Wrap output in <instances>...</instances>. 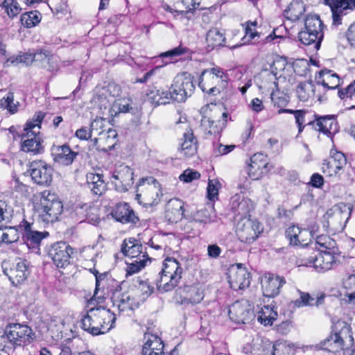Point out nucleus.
I'll list each match as a JSON object with an SVG mask.
<instances>
[{
	"label": "nucleus",
	"instance_id": "f257e3e1",
	"mask_svg": "<svg viewBox=\"0 0 355 355\" xmlns=\"http://www.w3.org/2000/svg\"><path fill=\"white\" fill-rule=\"evenodd\" d=\"M116 315L110 309L99 306L90 308L81 318L82 329L93 336L108 332L114 327Z\"/></svg>",
	"mask_w": 355,
	"mask_h": 355
},
{
	"label": "nucleus",
	"instance_id": "f03ea898",
	"mask_svg": "<svg viewBox=\"0 0 355 355\" xmlns=\"http://www.w3.org/2000/svg\"><path fill=\"white\" fill-rule=\"evenodd\" d=\"M324 27L318 15H307L304 19V28L298 34L299 40L303 44L313 46L314 50L318 51L324 38Z\"/></svg>",
	"mask_w": 355,
	"mask_h": 355
},
{
	"label": "nucleus",
	"instance_id": "7ed1b4c3",
	"mask_svg": "<svg viewBox=\"0 0 355 355\" xmlns=\"http://www.w3.org/2000/svg\"><path fill=\"white\" fill-rule=\"evenodd\" d=\"M63 205L54 194L45 190L40 193L39 216L45 223H52L58 220L62 213Z\"/></svg>",
	"mask_w": 355,
	"mask_h": 355
},
{
	"label": "nucleus",
	"instance_id": "20e7f679",
	"mask_svg": "<svg viewBox=\"0 0 355 355\" xmlns=\"http://www.w3.org/2000/svg\"><path fill=\"white\" fill-rule=\"evenodd\" d=\"M159 182L153 177L141 178L137 186L136 199L146 207H153L160 201L162 196Z\"/></svg>",
	"mask_w": 355,
	"mask_h": 355
},
{
	"label": "nucleus",
	"instance_id": "39448f33",
	"mask_svg": "<svg viewBox=\"0 0 355 355\" xmlns=\"http://www.w3.org/2000/svg\"><path fill=\"white\" fill-rule=\"evenodd\" d=\"M35 337V334L31 327L19 323L8 325L1 336V338L6 339L13 349L30 344Z\"/></svg>",
	"mask_w": 355,
	"mask_h": 355
},
{
	"label": "nucleus",
	"instance_id": "423d86ee",
	"mask_svg": "<svg viewBox=\"0 0 355 355\" xmlns=\"http://www.w3.org/2000/svg\"><path fill=\"white\" fill-rule=\"evenodd\" d=\"M194 90L193 76L187 72L182 73L174 78L170 98L178 103H182L192 95Z\"/></svg>",
	"mask_w": 355,
	"mask_h": 355
},
{
	"label": "nucleus",
	"instance_id": "0eeeda50",
	"mask_svg": "<svg viewBox=\"0 0 355 355\" xmlns=\"http://www.w3.org/2000/svg\"><path fill=\"white\" fill-rule=\"evenodd\" d=\"M263 232L261 224L250 218H242L236 225V233L241 242L251 243L254 242Z\"/></svg>",
	"mask_w": 355,
	"mask_h": 355
},
{
	"label": "nucleus",
	"instance_id": "6e6552de",
	"mask_svg": "<svg viewBox=\"0 0 355 355\" xmlns=\"http://www.w3.org/2000/svg\"><path fill=\"white\" fill-rule=\"evenodd\" d=\"M28 172L33 181L38 185L49 186L52 181L53 168L44 161L35 160L31 162Z\"/></svg>",
	"mask_w": 355,
	"mask_h": 355
},
{
	"label": "nucleus",
	"instance_id": "1a4fd4ad",
	"mask_svg": "<svg viewBox=\"0 0 355 355\" xmlns=\"http://www.w3.org/2000/svg\"><path fill=\"white\" fill-rule=\"evenodd\" d=\"M352 209V206L349 204L340 203L334 207L331 221L327 220V225L324 224V227H330L334 232L343 230L351 216Z\"/></svg>",
	"mask_w": 355,
	"mask_h": 355
},
{
	"label": "nucleus",
	"instance_id": "9d476101",
	"mask_svg": "<svg viewBox=\"0 0 355 355\" xmlns=\"http://www.w3.org/2000/svg\"><path fill=\"white\" fill-rule=\"evenodd\" d=\"M3 273L8 277L11 283L17 286L24 282L29 275L28 263L26 260L19 258L12 266L8 263L3 264Z\"/></svg>",
	"mask_w": 355,
	"mask_h": 355
},
{
	"label": "nucleus",
	"instance_id": "9b49d317",
	"mask_svg": "<svg viewBox=\"0 0 355 355\" xmlns=\"http://www.w3.org/2000/svg\"><path fill=\"white\" fill-rule=\"evenodd\" d=\"M228 313L231 320L241 324L248 323L255 317L248 300L237 301L232 304L229 308Z\"/></svg>",
	"mask_w": 355,
	"mask_h": 355
},
{
	"label": "nucleus",
	"instance_id": "f8f14e48",
	"mask_svg": "<svg viewBox=\"0 0 355 355\" xmlns=\"http://www.w3.org/2000/svg\"><path fill=\"white\" fill-rule=\"evenodd\" d=\"M73 249L66 242H57L51 245L49 256L58 268H64L70 263Z\"/></svg>",
	"mask_w": 355,
	"mask_h": 355
},
{
	"label": "nucleus",
	"instance_id": "ddd939ff",
	"mask_svg": "<svg viewBox=\"0 0 355 355\" xmlns=\"http://www.w3.org/2000/svg\"><path fill=\"white\" fill-rule=\"evenodd\" d=\"M133 175L130 167L120 165L112 173V182L118 191L126 192L134 184Z\"/></svg>",
	"mask_w": 355,
	"mask_h": 355
},
{
	"label": "nucleus",
	"instance_id": "4468645a",
	"mask_svg": "<svg viewBox=\"0 0 355 355\" xmlns=\"http://www.w3.org/2000/svg\"><path fill=\"white\" fill-rule=\"evenodd\" d=\"M347 165V158L341 152L331 151L330 157L324 159L322 164V171L323 173L329 176L340 175L344 172V168Z\"/></svg>",
	"mask_w": 355,
	"mask_h": 355
},
{
	"label": "nucleus",
	"instance_id": "2eb2a0df",
	"mask_svg": "<svg viewBox=\"0 0 355 355\" xmlns=\"http://www.w3.org/2000/svg\"><path fill=\"white\" fill-rule=\"evenodd\" d=\"M332 12V26H338L342 24L343 17L349 10L355 9V0H324Z\"/></svg>",
	"mask_w": 355,
	"mask_h": 355
},
{
	"label": "nucleus",
	"instance_id": "dca6fc26",
	"mask_svg": "<svg viewBox=\"0 0 355 355\" xmlns=\"http://www.w3.org/2000/svg\"><path fill=\"white\" fill-rule=\"evenodd\" d=\"M32 223H28L26 220H23L18 228L23 232V238L24 242L28 248L39 250L41 241L43 239L49 236L47 232H39L32 228Z\"/></svg>",
	"mask_w": 355,
	"mask_h": 355
},
{
	"label": "nucleus",
	"instance_id": "f3484780",
	"mask_svg": "<svg viewBox=\"0 0 355 355\" xmlns=\"http://www.w3.org/2000/svg\"><path fill=\"white\" fill-rule=\"evenodd\" d=\"M286 284L284 277L268 273L261 280V289L265 297L273 298L280 293L281 288Z\"/></svg>",
	"mask_w": 355,
	"mask_h": 355
},
{
	"label": "nucleus",
	"instance_id": "a211bd4d",
	"mask_svg": "<svg viewBox=\"0 0 355 355\" xmlns=\"http://www.w3.org/2000/svg\"><path fill=\"white\" fill-rule=\"evenodd\" d=\"M285 235L289 240L290 245L294 246L306 245L313 238L312 231L295 225L288 227L285 232Z\"/></svg>",
	"mask_w": 355,
	"mask_h": 355
},
{
	"label": "nucleus",
	"instance_id": "6ab92c4d",
	"mask_svg": "<svg viewBox=\"0 0 355 355\" xmlns=\"http://www.w3.org/2000/svg\"><path fill=\"white\" fill-rule=\"evenodd\" d=\"M51 157L54 163L64 166H70L78 155L69 145H53L51 148Z\"/></svg>",
	"mask_w": 355,
	"mask_h": 355
},
{
	"label": "nucleus",
	"instance_id": "aec40b11",
	"mask_svg": "<svg viewBox=\"0 0 355 355\" xmlns=\"http://www.w3.org/2000/svg\"><path fill=\"white\" fill-rule=\"evenodd\" d=\"M228 278L230 287L236 291L247 288L250 284V273L241 264L230 269Z\"/></svg>",
	"mask_w": 355,
	"mask_h": 355
},
{
	"label": "nucleus",
	"instance_id": "412c9836",
	"mask_svg": "<svg viewBox=\"0 0 355 355\" xmlns=\"http://www.w3.org/2000/svg\"><path fill=\"white\" fill-rule=\"evenodd\" d=\"M268 156L262 153L254 154L248 165V175L252 180H259L268 171Z\"/></svg>",
	"mask_w": 355,
	"mask_h": 355
},
{
	"label": "nucleus",
	"instance_id": "4be33fe9",
	"mask_svg": "<svg viewBox=\"0 0 355 355\" xmlns=\"http://www.w3.org/2000/svg\"><path fill=\"white\" fill-rule=\"evenodd\" d=\"M112 305L119 313L127 311H133L137 309L139 303L128 293H121L120 291H115L111 297Z\"/></svg>",
	"mask_w": 355,
	"mask_h": 355
},
{
	"label": "nucleus",
	"instance_id": "5701e85b",
	"mask_svg": "<svg viewBox=\"0 0 355 355\" xmlns=\"http://www.w3.org/2000/svg\"><path fill=\"white\" fill-rule=\"evenodd\" d=\"M111 215L116 221L123 224H136L139 221V218L135 215V211L131 209L129 204L126 202L117 204L113 208Z\"/></svg>",
	"mask_w": 355,
	"mask_h": 355
},
{
	"label": "nucleus",
	"instance_id": "b1692460",
	"mask_svg": "<svg viewBox=\"0 0 355 355\" xmlns=\"http://www.w3.org/2000/svg\"><path fill=\"white\" fill-rule=\"evenodd\" d=\"M161 271L171 277V284H168L165 288L168 290L175 288L182 277V269L180 263L174 258H167L165 259L164 268Z\"/></svg>",
	"mask_w": 355,
	"mask_h": 355
},
{
	"label": "nucleus",
	"instance_id": "393cba45",
	"mask_svg": "<svg viewBox=\"0 0 355 355\" xmlns=\"http://www.w3.org/2000/svg\"><path fill=\"white\" fill-rule=\"evenodd\" d=\"M24 139L21 143V149L26 153H31L33 155L41 154L44 151L43 141L40 136V131L33 132L28 135H23Z\"/></svg>",
	"mask_w": 355,
	"mask_h": 355
},
{
	"label": "nucleus",
	"instance_id": "a878e982",
	"mask_svg": "<svg viewBox=\"0 0 355 355\" xmlns=\"http://www.w3.org/2000/svg\"><path fill=\"white\" fill-rule=\"evenodd\" d=\"M206 42L209 47L214 49L218 46H227L230 49H235L241 45L239 42L235 44H231L227 42V39L224 33L219 31L217 28H211L207 33Z\"/></svg>",
	"mask_w": 355,
	"mask_h": 355
},
{
	"label": "nucleus",
	"instance_id": "bb28decb",
	"mask_svg": "<svg viewBox=\"0 0 355 355\" xmlns=\"http://www.w3.org/2000/svg\"><path fill=\"white\" fill-rule=\"evenodd\" d=\"M316 121L313 123V127L315 130L331 136L337 130V122L336 121L334 115H325L322 116H317Z\"/></svg>",
	"mask_w": 355,
	"mask_h": 355
},
{
	"label": "nucleus",
	"instance_id": "cd10ccee",
	"mask_svg": "<svg viewBox=\"0 0 355 355\" xmlns=\"http://www.w3.org/2000/svg\"><path fill=\"white\" fill-rule=\"evenodd\" d=\"M220 85L214 77L203 70L199 78L198 86L201 90L209 95L216 96L220 93L217 85Z\"/></svg>",
	"mask_w": 355,
	"mask_h": 355
},
{
	"label": "nucleus",
	"instance_id": "c85d7f7f",
	"mask_svg": "<svg viewBox=\"0 0 355 355\" xmlns=\"http://www.w3.org/2000/svg\"><path fill=\"white\" fill-rule=\"evenodd\" d=\"M338 255L327 252L319 253L313 261V266L320 272L333 269L337 265L336 256Z\"/></svg>",
	"mask_w": 355,
	"mask_h": 355
},
{
	"label": "nucleus",
	"instance_id": "c756f323",
	"mask_svg": "<svg viewBox=\"0 0 355 355\" xmlns=\"http://www.w3.org/2000/svg\"><path fill=\"white\" fill-rule=\"evenodd\" d=\"M142 355H163L164 343L160 338L155 335H148L146 342L144 343Z\"/></svg>",
	"mask_w": 355,
	"mask_h": 355
},
{
	"label": "nucleus",
	"instance_id": "7c9ffc66",
	"mask_svg": "<svg viewBox=\"0 0 355 355\" xmlns=\"http://www.w3.org/2000/svg\"><path fill=\"white\" fill-rule=\"evenodd\" d=\"M261 78L259 89L270 92L272 99L275 92L279 90L277 73L274 71L266 70L261 73Z\"/></svg>",
	"mask_w": 355,
	"mask_h": 355
},
{
	"label": "nucleus",
	"instance_id": "2f4dec72",
	"mask_svg": "<svg viewBox=\"0 0 355 355\" xmlns=\"http://www.w3.org/2000/svg\"><path fill=\"white\" fill-rule=\"evenodd\" d=\"M197 139L193 135V130L189 128L183 135L182 142L180 144L181 153L187 157L193 156L197 153Z\"/></svg>",
	"mask_w": 355,
	"mask_h": 355
},
{
	"label": "nucleus",
	"instance_id": "473e14b6",
	"mask_svg": "<svg viewBox=\"0 0 355 355\" xmlns=\"http://www.w3.org/2000/svg\"><path fill=\"white\" fill-rule=\"evenodd\" d=\"M146 96L148 101L156 106L166 105L172 100V98H170V96H172L171 91H164L157 89L155 87L148 89L146 92Z\"/></svg>",
	"mask_w": 355,
	"mask_h": 355
},
{
	"label": "nucleus",
	"instance_id": "72a5a7b5",
	"mask_svg": "<svg viewBox=\"0 0 355 355\" xmlns=\"http://www.w3.org/2000/svg\"><path fill=\"white\" fill-rule=\"evenodd\" d=\"M121 252L125 256L131 257L132 258L141 257L143 253V246L137 240L134 238H130L128 240L123 241L121 245Z\"/></svg>",
	"mask_w": 355,
	"mask_h": 355
},
{
	"label": "nucleus",
	"instance_id": "f704fd0d",
	"mask_svg": "<svg viewBox=\"0 0 355 355\" xmlns=\"http://www.w3.org/2000/svg\"><path fill=\"white\" fill-rule=\"evenodd\" d=\"M297 292L300 295V297L292 302L293 304V308H300L303 306H317L322 304L324 301V295H321L318 297L317 299H314L312 297L309 293L302 292L300 290H297Z\"/></svg>",
	"mask_w": 355,
	"mask_h": 355
},
{
	"label": "nucleus",
	"instance_id": "c9c22d12",
	"mask_svg": "<svg viewBox=\"0 0 355 355\" xmlns=\"http://www.w3.org/2000/svg\"><path fill=\"white\" fill-rule=\"evenodd\" d=\"M88 188L95 195H101L105 190L106 184L103 180V175L98 173H89L87 174Z\"/></svg>",
	"mask_w": 355,
	"mask_h": 355
},
{
	"label": "nucleus",
	"instance_id": "e433bc0d",
	"mask_svg": "<svg viewBox=\"0 0 355 355\" xmlns=\"http://www.w3.org/2000/svg\"><path fill=\"white\" fill-rule=\"evenodd\" d=\"M305 12V4L302 0H293L284 10L285 17L293 21H297Z\"/></svg>",
	"mask_w": 355,
	"mask_h": 355
},
{
	"label": "nucleus",
	"instance_id": "4c0bfd02",
	"mask_svg": "<svg viewBox=\"0 0 355 355\" xmlns=\"http://www.w3.org/2000/svg\"><path fill=\"white\" fill-rule=\"evenodd\" d=\"M316 243L320 247V253L327 252L340 254V250L336 241L327 235H320L316 238Z\"/></svg>",
	"mask_w": 355,
	"mask_h": 355
},
{
	"label": "nucleus",
	"instance_id": "58836bf2",
	"mask_svg": "<svg viewBox=\"0 0 355 355\" xmlns=\"http://www.w3.org/2000/svg\"><path fill=\"white\" fill-rule=\"evenodd\" d=\"M340 333L331 334L324 341L320 343V349L328 351L329 352H337L342 349L343 345V339Z\"/></svg>",
	"mask_w": 355,
	"mask_h": 355
},
{
	"label": "nucleus",
	"instance_id": "ea45409f",
	"mask_svg": "<svg viewBox=\"0 0 355 355\" xmlns=\"http://www.w3.org/2000/svg\"><path fill=\"white\" fill-rule=\"evenodd\" d=\"M274 308L272 304L264 305L258 312L257 320L264 326L272 325L278 315Z\"/></svg>",
	"mask_w": 355,
	"mask_h": 355
},
{
	"label": "nucleus",
	"instance_id": "a19ab883",
	"mask_svg": "<svg viewBox=\"0 0 355 355\" xmlns=\"http://www.w3.org/2000/svg\"><path fill=\"white\" fill-rule=\"evenodd\" d=\"M192 217L195 221L200 223L207 224L213 222L216 217L213 205L208 204L205 207L197 210L193 214Z\"/></svg>",
	"mask_w": 355,
	"mask_h": 355
},
{
	"label": "nucleus",
	"instance_id": "79ce46f5",
	"mask_svg": "<svg viewBox=\"0 0 355 355\" xmlns=\"http://www.w3.org/2000/svg\"><path fill=\"white\" fill-rule=\"evenodd\" d=\"M189 297H186L182 300V304H198L204 298V292L201 286L198 285H192L187 286Z\"/></svg>",
	"mask_w": 355,
	"mask_h": 355
},
{
	"label": "nucleus",
	"instance_id": "37998d69",
	"mask_svg": "<svg viewBox=\"0 0 355 355\" xmlns=\"http://www.w3.org/2000/svg\"><path fill=\"white\" fill-rule=\"evenodd\" d=\"M296 93L298 98L301 101H307L314 96L315 85L311 81L300 83L296 88Z\"/></svg>",
	"mask_w": 355,
	"mask_h": 355
},
{
	"label": "nucleus",
	"instance_id": "c03bdc74",
	"mask_svg": "<svg viewBox=\"0 0 355 355\" xmlns=\"http://www.w3.org/2000/svg\"><path fill=\"white\" fill-rule=\"evenodd\" d=\"M320 75L323 76V78L318 83H321L324 87L334 89L340 85V78L336 73H331L330 70H322Z\"/></svg>",
	"mask_w": 355,
	"mask_h": 355
},
{
	"label": "nucleus",
	"instance_id": "a18cd8bd",
	"mask_svg": "<svg viewBox=\"0 0 355 355\" xmlns=\"http://www.w3.org/2000/svg\"><path fill=\"white\" fill-rule=\"evenodd\" d=\"M42 19V14L37 10L26 12L21 15V22L24 27L32 28L37 25Z\"/></svg>",
	"mask_w": 355,
	"mask_h": 355
},
{
	"label": "nucleus",
	"instance_id": "49530a36",
	"mask_svg": "<svg viewBox=\"0 0 355 355\" xmlns=\"http://www.w3.org/2000/svg\"><path fill=\"white\" fill-rule=\"evenodd\" d=\"M45 116V113L39 111L37 112L33 116V118L28 121L25 124V127L24 130L26 132V135L32 134L33 132H37L33 130L34 128H37L39 130L41 128V123Z\"/></svg>",
	"mask_w": 355,
	"mask_h": 355
},
{
	"label": "nucleus",
	"instance_id": "de8ad7c7",
	"mask_svg": "<svg viewBox=\"0 0 355 355\" xmlns=\"http://www.w3.org/2000/svg\"><path fill=\"white\" fill-rule=\"evenodd\" d=\"M148 260L150 261V259L148 258L147 253L144 252L141 255V258H137L135 261L128 265L126 269L127 275H132L139 272L146 266Z\"/></svg>",
	"mask_w": 355,
	"mask_h": 355
},
{
	"label": "nucleus",
	"instance_id": "09e8293b",
	"mask_svg": "<svg viewBox=\"0 0 355 355\" xmlns=\"http://www.w3.org/2000/svg\"><path fill=\"white\" fill-rule=\"evenodd\" d=\"M205 71L212 75L214 78H216V80L219 82L220 87L224 88L227 87L230 80L229 76L223 71L222 68L219 67H215L210 69H206Z\"/></svg>",
	"mask_w": 355,
	"mask_h": 355
},
{
	"label": "nucleus",
	"instance_id": "8fccbe9b",
	"mask_svg": "<svg viewBox=\"0 0 355 355\" xmlns=\"http://www.w3.org/2000/svg\"><path fill=\"white\" fill-rule=\"evenodd\" d=\"M19 105V102L14 103V94L12 92H8L6 96L0 100V107L6 109L12 114L17 112Z\"/></svg>",
	"mask_w": 355,
	"mask_h": 355
},
{
	"label": "nucleus",
	"instance_id": "3c124183",
	"mask_svg": "<svg viewBox=\"0 0 355 355\" xmlns=\"http://www.w3.org/2000/svg\"><path fill=\"white\" fill-rule=\"evenodd\" d=\"M35 61L34 53H24L19 54L17 56H12L7 59L6 64L8 66V63L13 65H17L19 63L25 64L26 65L31 64Z\"/></svg>",
	"mask_w": 355,
	"mask_h": 355
},
{
	"label": "nucleus",
	"instance_id": "603ef678",
	"mask_svg": "<svg viewBox=\"0 0 355 355\" xmlns=\"http://www.w3.org/2000/svg\"><path fill=\"white\" fill-rule=\"evenodd\" d=\"M19 239L18 229L10 227L6 232L0 231V242L12 243L17 242Z\"/></svg>",
	"mask_w": 355,
	"mask_h": 355
},
{
	"label": "nucleus",
	"instance_id": "864d4df0",
	"mask_svg": "<svg viewBox=\"0 0 355 355\" xmlns=\"http://www.w3.org/2000/svg\"><path fill=\"white\" fill-rule=\"evenodd\" d=\"M3 7L10 17H15L21 10L17 0H4Z\"/></svg>",
	"mask_w": 355,
	"mask_h": 355
},
{
	"label": "nucleus",
	"instance_id": "5fc2aeb1",
	"mask_svg": "<svg viewBox=\"0 0 355 355\" xmlns=\"http://www.w3.org/2000/svg\"><path fill=\"white\" fill-rule=\"evenodd\" d=\"M121 89L120 86L114 83H110L105 87H103L101 95L105 98L117 97L121 95Z\"/></svg>",
	"mask_w": 355,
	"mask_h": 355
},
{
	"label": "nucleus",
	"instance_id": "6e6d98bb",
	"mask_svg": "<svg viewBox=\"0 0 355 355\" xmlns=\"http://www.w3.org/2000/svg\"><path fill=\"white\" fill-rule=\"evenodd\" d=\"M135 286L141 292L144 297L149 296L154 290V288L148 282L142 280L140 278L137 279Z\"/></svg>",
	"mask_w": 355,
	"mask_h": 355
},
{
	"label": "nucleus",
	"instance_id": "4d7b16f0",
	"mask_svg": "<svg viewBox=\"0 0 355 355\" xmlns=\"http://www.w3.org/2000/svg\"><path fill=\"white\" fill-rule=\"evenodd\" d=\"M159 277L155 281L157 289L163 293L171 291V290H168L165 287L168 284H171V277H170L168 274L163 272L162 271L159 272Z\"/></svg>",
	"mask_w": 355,
	"mask_h": 355
},
{
	"label": "nucleus",
	"instance_id": "13d9d810",
	"mask_svg": "<svg viewBox=\"0 0 355 355\" xmlns=\"http://www.w3.org/2000/svg\"><path fill=\"white\" fill-rule=\"evenodd\" d=\"M249 202L248 199H243L240 202H239L236 205L233 204L232 209L234 210L235 214L245 216L250 211L249 207Z\"/></svg>",
	"mask_w": 355,
	"mask_h": 355
},
{
	"label": "nucleus",
	"instance_id": "bf43d9fd",
	"mask_svg": "<svg viewBox=\"0 0 355 355\" xmlns=\"http://www.w3.org/2000/svg\"><path fill=\"white\" fill-rule=\"evenodd\" d=\"M132 101L129 98L119 99L114 104V107L117 109L119 112L128 113L132 112L133 107H132Z\"/></svg>",
	"mask_w": 355,
	"mask_h": 355
},
{
	"label": "nucleus",
	"instance_id": "052dcab7",
	"mask_svg": "<svg viewBox=\"0 0 355 355\" xmlns=\"http://www.w3.org/2000/svg\"><path fill=\"white\" fill-rule=\"evenodd\" d=\"M213 153L215 156H222L232 152L235 148V145H223L221 144H214Z\"/></svg>",
	"mask_w": 355,
	"mask_h": 355
},
{
	"label": "nucleus",
	"instance_id": "680f3d73",
	"mask_svg": "<svg viewBox=\"0 0 355 355\" xmlns=\"http://www.w3.org/2000/svg\"><path fill=\"white\" fill-rule=\"evenodd\" d=\"M345 288L349 291L350 300L355 299V273L349 275L343 282Z\"/></svg>",
	"mask_w": 355,
	"mask_h": 355
},
{
	"label": "nucleus",
	"instance_id": "e2e57ef3",
	"mask_svg": "<svg viewBox=\"0 0 355 355\" xmlns=\"http://www.w3.org/2000/svg\"><path fill=\"white\" fill-rule=\"evenodd\" d=\"M200 178L199 172L192 170L187 169L180 175V180L184 182H191L193 180H198Z\"/></svg>",
	"mask_w": 355,
	"mask_h": 355
},
{
	"label": "nucleus",
	"instance_id": "0e129e2a",
	"mask_svg": "<svg viewBox=\"0 0 355 355\" xmlns=\"http://www.w3.org/2000/svg\"><path fill=\"white\" fill-rule=\"evenodd\" d=\"M12 189L19 193L22 196H26L28 194V187L19 182V179H14L12 182Z\"/></svg>",
	"mask_w": 355,
	"mask_h": 355
},
{
	"label": "nucleus",
	"instance_id": "69168bd1",
	"mask_svg": "<svg viewBox=\"0 0 355 355\" xmlns=\"http://www.w3.org/2000/svg\"><path fill=\"white\" fill-rule=\"evenodd\" d=\"M208 121L209 123V130L208 133L210 135L219 134L225 126V120H218L217 121L208 120Z\"/></svg>",
	"mask_w": 355,
	"mask_h": 355
},
{
	"label": "nucleus",
	"instance_id": "338daca9",
	"mask_svg": "<svg viewBox=\"0 0 355 355\" xmlns=\"http://www.w3.org/2000/svg\"><path fill=\"white\" fill-rule=\"evenodd\" d=\"M170 203H171V205L173 207H175V211H174L175 218H173V220L181 219L184 215V211L183 202L180 200H171L170 202Z\"/></svg>",
	"mask_w": 355,
	"mask_h": 355
},
{
	"label": "nucleus",
	"instance_id": "774afa93",
	"mask_svg": "<svg viewBox=\"0 0 355 355\" xmlns=\"http://www.w3.org/2000/svg\"><path fill=\"white\" fill-rule=\"evenodd\" d=\"M257 26V21H248L247 23V26L245 28V37H248L247 42H250L251 40H254L256 37H259L257 32L254 31V30L252 28V26Z\"/></svg>",
	"mask_w": 355,
	"mask_h": 355
}]
</instances>
